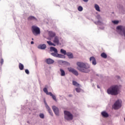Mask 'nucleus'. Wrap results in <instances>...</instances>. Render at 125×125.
Wrapping results in <instances>:
<instances>
[{
	"label": "nucleus",
	"instance_id": "obj_20",
	"mask_svg": "<svg viewBox=\"0 0 125 125\" xmlns=\"http://www.w3.org/2000/svg\"><path fill=\"white\" fill-rule=\"evenodd\" d=\"M19 68L21 70H24V65L21 63H20L19 64Z\"/></svg>",
	"mask_w": 125,
	"mask_h": 125
},
{
	"label": "nucleus",
	"instance_id": "obj_36",
	"mask_svg": "<svg viewBox=\"0 0 125 125\" xmlns=\"http://www.w3.org/2000/svg\"><path fill=\"white\" fill-rule=\"evenodd\" d=\"M32 41H34V38H32Z\"/></svg>",
	"mask_w": 125,
	"mask_h": 125
},
{
	"label": "nucleus",
	"instance_id": "obj_18",
	"mask_svg": "<svg viewBox=\"0 0 125 125\" xmlns=\"http://www.w3.org/2000/svg\"><path fill=\"white\" fill-rule=\"evenodd\" d=\"M102 116H103L104 118H108L109 114H108L106 111H104L102 112Z\"/></svg>",
	"mask_w": 125,
	"mask_h": 125
},
{
	"label": "nucleus",
	"instance_id": "obj_37",
	"mask_svg": "<svg viewBox=\"0 0 125 125\" xmlns=\"http://www.w3.org/2000/svg\"><path fill=\"white\" fill-rule=\"evenodd\" d=\"M98 88H99V86H98Z\"/></svg>",
	"mask_w": 125,
	"mask_h": 125
},
{
	"label": "nucleus",
	"instance_id": "obj_17",
	"mask_svg": "<svg viewBox=\"0 0 125 125\" xmlns=\"http://www.w3.org/2000/svg\"><path fill=\"white\" fill-rule=\"evenodd\" d=\"M28 20L29 21H31V20H34V21H38V19H37V18H36V17L34 16H29L28 18Z\"/></svg>",
	"mask_w": 125,
	"mask_h": 125
},
{
	"label": "nucleus",
	"instance_id": "obj_34",
	"mask_svg": "<svg viewBox=\"0 0 125 125\" xmlns=\"http://www.w3.org/2000/svg\"><path fill=\"white\" fill-rule=\"evenodd\" d=\"M31 44H34V42L33 41H32L31 42Z\"/></svg>",
	"mask_w": 125,
	"mask_h": 125
},
{
	"label": "nucleus",
	"instance_id": "obj_7",
	"mask_svg": "<svg viewBox=\"0 0 125 125\" xmlns=\"http://www.w3.org/2000/svg\"><path fill=\"white\" fill-rule=\"evenodd\" d=\"M43 91L45 93H46V94H47V95H50V96L52 97L53 99L55 100V101H57L56 97L54 96L53 94H52V93L50 92H48V91L47 90V88H46V87L43 88Z\"/></svg>",
	"mask_w": 125,
	"mask_h": 125
},
{
	"label": "nucleus",
	"instance_id": "obj_28",
	"mask_svg": "<svg viewBox=\"0 0 125 125\" xmlns=\"http://www.w3.org/2000/svg\"><path fill=\"white\" fill-rule=\"evenodd\" d=\"M83 7L81 6H79L78 7V10L79 11H83Z\"/></svg>",
	"mask_w": 125,
	"mask_h": 125
},
{
	"label": "nucleus",
	"instance_id": "obj_24",
	"mask_svg": "<svg viewBox=\"0 0 125 125\" xmlns=\"http://www.w3.org/2000/svg\"><path fill=\"white\" fill-rule=\"evenodd\" d=\"M101 57H102L103 58H104L105 59H106V58H107V54H106V53H103L101 54Z\"/></svg>",
	"mask_w": 125,
	"mask_h": 125
},
{
	"label": "nucleus",
	"instance_id": "obj_32",
	"mask_svg": "<svg viewBox=\"0 0 125 125\" xmlns=\"http://www.w3.org/2000/svg\"><path fill=\"white\" fill-rule=\"evenodd\" d=\"M0 63L1 65H2V64H3V59H1L0 60Z\"/></svg>",
	"mask_w": 125,
	"mask_h": 125
},
{
	"label": "nucleus",
	"instance_id": "obj_25",
	"mask_svg": "<svg viewBox=\"0 0 125 125\" xmlns=\"http://www.w3.org/2000/svg\"><path fill=\"white\" fill-rule=\"evenodd\" d=\"M57 57H58L59 58H65V56H64L62 54H58V56Z\"/></svg>",
	"mask_w": 125,
	"mask_h": 125
},
{
	"label": "nucleus",
	"instance_id": "obj_23",
	"mask_svg": "<svg viewBox=\"0 0 125 125\" xmlns=\"http://www.w3.org/2000/svg\"><path fill=\"white\" fill-rule=\"evenodd\" d=\"M61 53H62V54H63V55H67V53L66 52V50H65L63 49H61Z\"/></svg>",
	"mask_w": 125,
	"mask_h": 125
},
{
	"label": "nucleus",
	"instance_id": "obj_22",
	"mask_svg": "<svg viewBox=\"0 0 125 125\" xmlns=\"http://www.w3.org/2000/svg\"><path fill=\"white\" fill-rule=\"evenodd\" d=\"M95 8L97 11L100 12V7H99V6L98 4H95Z\"/></svg>",
	"mask_w": 125,
	"mask_h": 125
},
{
	"label": "nucleus",
	"instance_id": "obj_6",
	"mask_svg": "<svg viewBox=\"0 0 125 125\" xmlns=\"http://www.w3.org/2000/svg\"><path fill=\"white\" fill-rule=\"evenodd\" d=\"M50 50L51 52L54 51L53 53H51L52 56H54V57H57L58 55V50H57V49L54 47H51L50 48Z\"/></svg>",
	"mask_w": 125,
	"mask_h": 125
},
{
	"label": "nucleus",
	"instance_id": "obj_10",
	"mask_svg": "<svg viewBox=\"0 0 125 125\" xmlns=\"http://www.w3.org/2000/svg\"><path fill=\"white\" fill-rule=\"evenodd\" d=\"M53 111L54 112L56 116H59V109L55 105H53L52 107Z\"/></svg>",
	"mask_w": 125,
	"mask_h": 125
},
{
	"label": "nucleus",
	"instance_id": "obj_30",
	"mask_svg": "<svg viewBox=\"0 0 125 125\" xmlns=\"http://www.w3.org/2000/svg\"><path fill=\"white\" fill-rule=\"evenodd\" d=\"M112 23H113V24L117 25L119 24V21H112Z\"/></svg>",
	"mask_w": 125,
	"mask_h": 125
},
{
	"label": "nucleus",
	"instance_id": "obj_16",
	"mask_svg": "<svg viewBox=\"0 0 125 125\" xmlns=\"http://www.w3.org/2000/svg\"><path fill=\"white\" fill-rule=\"evenodd\" d=\"M46 62L47 64H53V63H54V61L51 59H47Z\"/></svg>",
	"mask_w": 125,
	"mask_h": 125
},
{
	"label": "nucleus",
	"instance_id": "obj_21",
	"mask_svg": "<svg viewBox=\"0 0 125 125\" xmlns=\"http://www.w3.org/2000/svg\"><path fill=\"white\" fill-rule=\"evenodd\" d=\"M60 71L61 72V76H62V77H64V76H65V71L64 70L61 68Z\"/></svg>",
	"mask_w": 125,
	"mask_h": 125
},
{
	"label": "nucleus",
	"instance_id": "obj_33",
	"mask_svg": "<svg viewBox=\"0 0 125 125\" xmlns=\"http://www.w3.org/2000/svg\"><path fill=\"white\" fill-rule=\"evenodd\" d=\"M97 19H98L99 20L101 19V17H100V15H97Z\"/></svg>",
	"mask_w": 125,
	"mask_h": 125
},
{
	"label": "nucleus",
	"instance_id": "obj_35",
	"mask_svg": "<svg viewBox=\"0 0 125 125\" xmlns=\"http://www.w3.org/2000/svg\"><path fill=\"white\" fill-rule=\"evenodd\" d=\"M68 96H69V97H72V96H73L70 94V95H69Z\"/></svg>",
	"mask_w": 125,
	"mask_h": 125
},
{
	"label": "nucleus",
	"instance_id": "obj_15",
	"mask_svg": "<svg viewBox=\"0 0 125 125\" xmlns=\"http://www.w3.org/2000/svg\"><path fill=\"white\" fill-rule=\"evenodd\" d=\"M66 55L67 56H68L69 59H73V58H74V56L73 55V53H72L71 52H67Z\"/></svg>",
	"mask_w": 125,
	"mask_h": 125
},
{
	"label": "nucleus",
	"instance_id": "obj_3",
	"mask_svg": "<svg viewBox=\"0 0 125 125\" xmlns=\"http://www.w3.org/2000/svg\"><path fill=\"white\" fill-rule=\"evenodd\" d=\"M31 30L32 33L34 36H38V35H40V34H41V30L38 26L33 25L31 27Z\"/></svg>",
	"mask_w": 125,
	"mask_h": 125
},
{
	"label": "nucleus",
	"instance_id": "obj_38",
	"mask_svg": "<svg viewBox=\"0 0 125 125\" xmlns=\"http://www.w3.org/2000/svg\"><path fill=\"white\" fill-rule=\"evenodd\" d=\"M98 23H99V21H98Z\"/></svg>",
	"mask_w": 125,
	"mask_h": 125
},
{
	"label": "nucleus",
	"instance_id": "obj_12",
	"mask_svg": "<svg viewBox=\"0 0 125 125\" xmlns=\"http://www.w3.org/2000/svg\"><path fill=\"white\" fill-rule=\"evenodd\" d=\"M48 36L50 38H54V37L56 36V34H55V32H54L53 31H50L48 32Z\"/></svg>",
	"mask_w": 125,
	"mask_h": 125
},
{
	"label": "nucleus",
	"instance_id": "obj_27",
	"mask_svg": "<svg viewBox=\"0 0 125 125\" xmlns=\"http://www.w3.org/2000/svg\"><path fill=\"white\" fill-rule=\"evenodd\" d=\"M76 91L78 93L81 92L82 91V89L81 88H76Z\"/></svg>",
	"mask_w": 125,
	"mask_h": 125
},
{
	"label": "nucleus",
	"instance_id": "obj_2",
	"mask_svg": "<svg viewBox=\"0 0 125 125\" xmlns=\"http://www.w3.org/2000/svg\"><path fill=\"white\" fill-rule=\"evenodd\" d=\"M119 91H120V87L117 85L111 86L107 90V93L111 94V95H118Z\"/></svg>",
	"mask_w": 125,
	"mask_h": 125
},
{
	"label": "nucleus",
	"instance_id": "obj_26",
	"mask_svg": "<svg viewBox=\"0 0 125 125\" xmlns=\"http://www.w3.org/2000/svg\"><path fill=\"white\" fill-rule=\"evenodd\" d=\"M47 43L49 45H53V46H55V44L51 42L50 41H47Z\"/></svg>",
	"mask_w": 125,
	"mask_h": 125
},
{
	"label": "nucleus",
	"instance_id": "obj_5",
	"mask_svg": "<svg viewBox=\"0 0 125 125\" xmlns=\"http://www.w3.org/2000/svg\"><path fill=\"white\" fill-rule=\"evenodd\" d=\"M113 108L114 110H118L122 107V101L117 100L113 105Z\"/></svg>",
	"mask_w": 125,
	"mask_h": 125
},
{
	"label": "nucleus",
	"instance_id": "obj_29",
	"mask_svg": "<svg viewBox=\"0 0 125 125\" xmlns=\"http://www.w3.org/2000/svg\"><path fill=\"white\" fill-rule=\"evenodd\" d=\"M39 117L41 118V119H44V115L42 113H41L39 115Z\"/></svg>",
	"mask_w": 125,
	"mask_h": 125
},
{
	"label": "nucleus",
	"instance_id": "obj_1",
	"mask_svg": "<svg viewBox=\"0 0 125 125\" xmlns=\"http://www.w3.org/2000/svg\"><path fill=\"white\" fill-rule=\"evenodd\" d=\"M77 65L79 67L78 70L82 73H89L90 66L87 63L83 62H77Z\"/></svg>",
	"mask_w": 125,
	"mask_h": 125
},
{
	"label": "nucleus",
	"instance_id": "obj_14",
	"mask_svg": "<svg viewBox=\"0 0 125 125\" xmlns=\"http://www.w3.org/2000/svg\"><path fill=\"white\" fill-rule=\"evenodd\" d=\"M38 48H39V49H45L46 48V45L45 44H40L38 46Z\"/></svg>",
	"mask_w": 125,
	"mask_h": 125
},
{
	"label": "nucleus",
	"instance_id": "obj_4",
	"mask_svg": "<svg viewBox=\"0 0 125 125\" xmlns=\"http://www.w3.org/2000/svg\"><path fill=\"white\" fill-rule=\"evenodd\" d=\"M64 119L67 121H72L73 120V114L68 111H64Z\"/></svg>",
	"mask_w": 125,
	"mask_h": 125
},
{
	"label": "nucleus",
	"instance_id": "obj_31",
	"mask_svg": "<svg viewBox=\"0 0 125 125\" xmlns=\"http://www.w3.org/2000/svg\"><path fill=\"white\" fill-rule=\"evenodd\" d=\"M25 72L27 75H29V74H30V72H29V70L28 69H25Z\"/></svg>",
	"mask_w": 125,
	"mask_h": 125
},
{
	"label": "nucleus",
	"instance_id": "obj_9",
	"mask_svg": "<svg viewBox=\"0 0 125 125\" xmlns=\"http://www.w3.org/2000/svg\"><path fill=\"white\" fill-rule=\"evenodd\" d=\"M44 103L48 113H49L51 116H53V113H52V111L51 110V109H50V107H49L48 105H47V103H46V101H45V100L44 101Z\"/></svg>",
	"mask_w": 125,
	"mask_h": 125
},
{
	"label": "nucleus",
	"instance_id": "obj_8",
	"mask_svg": "<svg viewBox=\"0 0 125 125\" xmlns=\"http://www.w3.org/2000/svg\"><path fill=\"white\" fill-rule=\"evenodd\" d=\"M67 69L69 71V72L72 73V74H74V75H75V76H79V73L77 70H76V69L72 67H68Z\"/></svg>",
	"mask_w": 125,
	"mask_h": 125
},
{
	"label": "nucleus",
	"instance_id": "obj_11",
	"mask_svg": "<svg viewBox=\"0 0 125 125\" xmlns=\"http://www.w3.org/2000/svg\"><path fill=\"white\" fill-rule=\"evenodd\" d=\"M53 42L55 43V44H57V45H58V44H59V37L55 36Z\"/></svg>",
	"mask_w": 125,
	"mask_h": 125
},
{
	"label": "nucleus",
	"instance_id": "obj_19",
	"mask_svg": "<svg viewBox=\"0 0 125 125\" xmlns=\"http://www.w3.org/2000/svg\"><path fill=\"white\" fill-rule=\"evenodd\" d=\"M72 83H73V85H75V86H77V87H79L80 86V84H79V83H78V82H77L75 81H72Z\"/></svg>",
	"mask_w": 125,
	"mask_h": 125
},
{
	"label": "nucleus",
	"instance_id": "obj_13",
	"mask_svg": "<svg viewBox=\"0 0 125 125\" xmlns=\"http://www.w3.org/2000/svg\"><path fill=\"white\" fill-rule=\"evenodd\" d=\"M89 60L91 62H92L93 65H96V60L94 57H90Z\"/></svg>",
	"mask_w": 125,
	"mask_h": 125
}]
</instances>
